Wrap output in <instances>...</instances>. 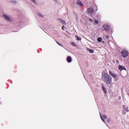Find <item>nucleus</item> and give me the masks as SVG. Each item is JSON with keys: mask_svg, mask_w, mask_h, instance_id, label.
I'll return each mask as SVG.
<instances>
[{"mask_svg": "<svg viewBox=\"0 0 129 129\" xmlns=\"http://www.w3.org/2000/svg\"><path fill=\"white\" fill-rule=\"evenodd\" d=\"M118 69L119 70H125V71H126V69L125 68V67L122 66H119Z\"/></svg>", "mask_w": 129, "mask_h": 129, "instance_id": "8", "label": "nucleus"}, {"mask_svg": "<svg viewBox=\"0 0 129 129\" xmlns=\"http://www.w3.org/2000/svg\"><path fill=\"white\" fill-rule=\"evenodd\" d=\"M59 21H60V23H61V24H62V25H66V22H65L64 20L59 19Z\"/></svg>", "mask_w": 129, "mask_h": 129, "instance_id": "11", "label": "nucleus"}, {"mask_svg": "<svg viewBox=\"0 0 129 129\" xmlns=\"http://www.w3.org/2000/svg\"><path fill=\"white\" fill-rule=\"evenodd\" d=\"M75 37L77 38V41H80V40H81L77 35H76Z\"/></svg>", "mask_w": 129, "mask_h": 129, "instance_id": "14", "label": "nucleus"}, {"mask_svg": "<svg viewBox=\"0 0 129 129\" xmlns=\"http://www.w3.org/2000/svg\"><path fill=\"white\" fill-rule=\"evenodd\" d=\"M77 5H78V6H83L82 2H81V1H77Z\"/></svg>", "mask_w": 129, "mask_h": 129, "instance_id": "10", "label": "nucleus"}, {"mask_svg": "<svg viewBox=\"0 0 129 129\" xmlns=\"http://www.w3.org/2000/svg\"><path fill=\"white\" fill-rule=\"evenodd\" d=\"M4 17L5 18V19H6V20H7V21H8V22H11V21H12V19L9 16H8L7 15H4Z\"/></svg>", "mask_w": 129, "mask_h": 129, "instance_id": "7", "label": "nucleus"}, {"mask_svg": "<svg viewBox=\"0 0 129 129\" xmlns=\"http://www.w3.org/2000/svg\"><path fill=\"white\" fill-rule=\"evenodd\" d=\"M100 116H101V119H102V120H103V122H105V121H104V119H106V118H107V117H106V115H103V116L100 115Z\"/></svg>", "mask_w": 129, "mask_h": 129, "instance_id": "9", "label": "nucleus"}, {"mask_svg": "<svg viewBox=\"0 0 129 129\" xmlns=\"http://www.w3.org/2000/svg\"><path fill=\"white\" fill-rule=\"evenodd\" d=\"M94 22L95 24H96L99 23V22L98 21V20H94Z\"/></svg>", "mask_w": 129, "mask_h": 129, "instance_id": "15", "label": "nucleus"}, {"mask_svg": "<svg viewBox=\"0 0 129 129\" xmlns=\"http://www.w3.org/2000/svg\"><path fill=\"white\" fill-rule=\"evenodd\" d=\"M38 16H39V17H41L42 18H43V15H42V14H38Z\"/></svg>", "mask_w": 129, "mask_h": 129, "instance_id": "19", "label": "nucleus"}, {"mask_svg": "<svg viewBox=\"0 0 129 129\" xmlns=\"http://www.w3.org/2000/svg\"><path fill=\"white\" fill-rule=\"evenodd\" d=\"M109 38H110V37L109 36V35H106V39H109Z\"/></svg>", "mask_w": 129, "mask_h": 129, "instance_id": "17", "label": "nucleus"}, {"mask_svg": "<svg viewBox=\"0 0 129 129\" xmlns=\"http://www.w3.org/2000/svg\"><path fill=\"white\" fill-rule=\"evenodd\" d=\"M128 95H129V93H128Z\"/></svg>", "mask_w": 129, "mask_h": 129, "instance_id": "24", "label": "nucleus"}, {"mask_svg": "<svg viewBox=\"0 0 129 129\" xmlns=\"http://www.w3.org/2000/svg\"><path fill=\"white\" fill-rule=\"evenodd\" d=\"M102 90L104 92H106V89L104 86H102Z\"/></svg>", "mask_w": 129, "mask_h": 129, "instance_id": "13", "label": "nucleus"}, {"mask_svg": "<svg viewBox=\"0 0 129 129\" xmlns=\"http://www.w3.org/2000/svg\"><path fill=\"white\" fill-rule=\"evenodd\" d=\"M89 21H90L91 22H93V21L92 20V19L91 18L89 19Z\"/></svg>", "mask_w": 129, "mask_h": 129, "instance_id": "21", "label": "nucleus"}, {"mask_svg": "<svg viewBox=\"0 0 129 129\" xmlns=\"http://www.w3.org/2000/svg\"><path fill=\"white\" fill-rule=\"evenodd\" d=\"M109 74L114 78H116V75H115V74H113L112 72H111V71H109Z\"/></svg>", "mask_w": 129, "mask_h": 129, "instance_id": "5", "label": "nucleus"}, {"mask_svg": "<svg viewBox=\"0 0 129 129\" xmlns=\"http://www.w3.org/2000/svg\"><path fill=\"white\" fill-rule=\"evenodd\" d=\"M103 31H105V32H108L109 31V26L107 25H104L102 26Z\"/></svg>", "mask_w": 129, "mask_h": 129, "instance_id": "3", "label": "nucleus"}, {"mask_svg": "<svg viewBox=\"0 0 129 129\" xmlns=\"http://www.w3.org/2000/svg\"><path fill=\"white\" fill-rule=\"evenodd\" d=\"M88 12L89 13V14H93V13H94V9H93V8H89L88 9Z\"/></svg>", "mask_w": 129, "mask_h": 129, "instance_id": "4", "label": "nucleus"}, {"mask_svg": "<svg viewBox=\"0 0 129 129\" xmlns=\"http://www.w3.org/2000/svg\"><path fill=\"white\" fill-rule=\"evenodd\" d=\"M121 54L123 58H126V57L128 56V51L125 49H124L121 51Z\"/></svg>", "mask_w": 129, "mask_h": 129, "instance_id": "2", "label": "nucleus"}, {"mask_svg": "<svg viewBox=\"0 0 129 129\" xmlns=\"http://www.w3.org/2000/svg\"><path fill=\"white\" fill-rule=\"evenodd\" d=\"M56 42L57 43V44H58V45L62 47V46L61 45V44L59 43V42H58L57 41H56Z\"/></svg>", "mask_w": 129, "mask_h": 129, "instance_id": "18", "label": "nucleus"}, {"mask_svg": "<svg viewBox=\"0 0 129 129\" xmlns=\"http://www.w3.org/2000/svg\"><path fill=\"white\" fill-rule=\"evenodd\" d=\"M33 3H36V0H33Z\"/></svg>", "mask_w": 129, "mask_h": 129, "instance_id": "23", "label": "nucleus"}, {"mask_svg": "<svg viewBox=\"0 0 129 129\" xmlns=\"http://www.w3.org/2000/svg\"><path fill=\"white\" fill-rule=\"evenodd\" d=\"M103 77L104 79V81L106 83V84H110V83H111V80L112 79L111 78V77L108 74L104 73L103 74Z\"/></svg>", "mask_w": 129, "mask_h": 129, "instance_id": "1", "label": "nucleus"}, {"mask_svg": "<svg viewBox=\"0 0 129 129\" xmlns=\"http://www.w3.org/2000/svg\"><path fill=\"white\" fill-rule=\"evenodd\" d=\"M89 52L90 53H94V50H93V49H90Z\"/></svg>", "mask_w": 129, "mask_h": 129, "instance_id": "16", "label": "nucleus"}, {"mask_svg": "<svg viewBox=\"0 0 129 129\" xmlns=\"http://www.w3.org/2000/svg\"><path fill=\"white\" fill-rule=\"evenodd\" d=\"M67 59V62H68V63H71V62H72V57H71V56H68Z\"/></svg>", "mask_w": 129, "mask_h": 129, "instance_id": "6", "label": "nucleus"}, {"mask_svg": "<svg viewBox=\"0 0 129 129\" xmlns=\"http://www.w3.org/2000/svg\"><path fill=\"white\" fill-rule=\"evenodd\" d=\"M72 45H73V46H75V43L72 42Z\"/></svg>", "mask_w": 129, "mask_h": 129, "instance_id": "20", "label": "nucleus"}, {"mask_svg": "<svg viewBox=\"0 0 129 129\" xmlns=\"http://www.w3.org/2000/svg\"><path fill=\"white\" fill-rule=\"evenodd\" d=\"M64 28H65V26H62V30H64Z\"/></svg>", "mask_w": 129, "mask_h": 129, "instance_id": "22", "label": "nucleus"}, {"mask_svg": "<svg viewBox=\"0 0 129 129\" xmlns=\"http://www.w3.org/2000/svg\"><path fill=\"white\" fill-rule=\"evenodd\" d=\"M98 42H101L102 41V38L101 37H98L97 38Z\"/></svg>", "mask_w": 129, "mask_h": 129, "instance_id": "12", "label": "nucleus"}]
</instances>
